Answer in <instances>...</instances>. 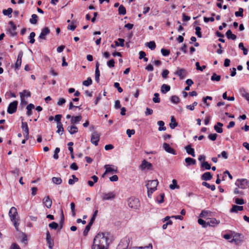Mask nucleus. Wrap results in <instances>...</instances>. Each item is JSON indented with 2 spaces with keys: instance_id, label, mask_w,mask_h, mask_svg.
I'll return each mask as SVG.
<instances>
[{
  "instance_id": "nucleus-60",
  "label": "nucleus",
  "mask_w": 249,
  "mask_h": 249,
  "mask_svg": "<svg viewBox=\"0 0 249 249\" xmlns=\"http://www.w3.org/2000/svg\"><path fill=\"white\" fill-rule=\"evenodd\" d=\"M217 136L216 133L210 134L208 135V138L210 140L214 141L216 139Z\"/></svg>"
},
{
  "instance_id": "nucleus-46",
  "label": "nucleus",
  "mask_w": 249,
  "mask_h": 249,
  "mask_svg": "<svg viewBox=\"0 0 249 249\" xmlns=\"http://www.w3.org/2000/svg\"><path fill=\"white\" fill-rule=\"evenodd\" d=\"M36 36V34L35 32H32L30 33V36H29V39H30V43L31 44L34 43L35 41V39L34 38Z\"/></svg>"
},
{
  "instance_id": "nucleus-64",
  "label": "nucleus",
  "mask_w": 249,
  "mask_h": 249,
  "mask_svg": "<svg viewBox=\"0 0 249 249\" xmlns=\"http://www.w3.org/2000/svg\"><path fill=\"white\" fill-rule=\"evenodd\" d=\"M114 87L117 89V90L119 93H121L123 92V89L121 87H120V84L119 83H118V82L114 83Z\"/></svg>"
},
{
  "instance_id": "nucleus-47",
  "label": "nucleus",
  "mask_w": 249,
  "mask_h": 249,
  "mask_svg": "<svg viewBox=\"0 0 249 249\" xmlns=\"http://www.w3.org/2000/svg\"><path fill=\"white\" fill-rule=\"evenodd\" d=\"M221 79V76L220 75H217L216 73H214L213 74L212 76H211V80L212 81H219Z\"/></svg>"
},
{
  "instance_id": "nucleus-38",
  "label": "nucleus",
  "mask_w": 249,
  "mask_h": 249,
  "mask_svg": "<svg viewBox=\"0 0 249 249\" xmlns=\"http://www.w3.org/2000/svg\"><path fill=\"white\" fill-rule=\"evenodd\" d=\"M37 16L36 14H33L32 18L30 19V22L31 24H36L37 22Z\"/></svg>"
},
{
  "instance_id": "nucleus-30",
  "label": "nucleus",
  "mask_w": 249,
  "mask_h": 249,
  "mask_svg": "<svg viewBox=\"0 0 249 249\" xmlns=\"http://www.w3.org/2000/svg\"><path fill=\"white\" fill-rule=\"evenodd\" d=\"M171 123L169 124V126L171 129H174L176 126H178V124L176 122L174 116L171 117Z\"/></svg>"
},
{
  "instance_id": "nucleus-12",
  "label": "nucleus",
  "mask_w": 249,
  "mask_h": 249,
  "mask_svg": "<svg viewBox=\"0 0 249 249\" xmlns=\"http://www.w3.org/2000/svg\"><path fill=\"white\" fill-rule=\"evenodd\" d=\"M207 223L208 226L215 227L220 223V221L217 220L215 218H207Z\"/></svg>"
},
{
  "instance_id": "nucleus-14",
  "label": "nucleus",
  "mask_w": 249,
  "mask_h": 249,
  "mask_svg": "<svg viewBox=\"0 0 249 249\" xmlns=\"http://www.w3.org/2000/svg\"><path fill=\"white\" fill-rule=\"evenodd\" d=\"M152 167V164L147 161L145 160H144L142 161V164L141 165V168L142 170H143L144 169L151 170Z\"/></svg>"
},
{
  "instance_id": "nucleus-23",
  "label": "nucleus",
  "mask_w": 249,
  "mask_h": 249,
  "mask_svg": "<svg viewBox=\"0 0 249 249\" xmlns=\"http://www.w3.org/2000/svg\"><path fill=\"white\" fill-rule=\"evenodd\" d=\"M185 149L188 154L191 155L193 157L196 156L195 150L194 148L191 147V145H187L185 147Z\"/></svg>"
},
{
  "instance_id": "nucleus-35",
  "label": "nucleus",
  "mask_w": 249,
  "mask_h": 249,
  "mask_svg": "<svg viewBox=\"0 0 249 249\" xmlns=\"http://www.w3.org/2000/svg\"><path fill=\"white\" fill-rule=\"evenodd\" d=\"M159 125V127L158 128L159 131H164L166 130V128L164 126V123L162 121H159L157 123Z\"/></svg>"
},
{
  "instance_id": "nucleus-36",
  "label": "nucleus",
  "mask_w": 249,
  "mask_h": 249,
  "mask_svg": "<svg viewBox=\"0 0 249 249\" xmlns=\"http://www.w3.org/2000/svg\"><path fill=\"white\" fill-rule=\"evenodd\" d=\"M13 12V9L11 8H8L6 10H3L2 13L5 16H8L9 18L12 17V13Z\"/></svg>"
},
{
  "instance_id": "nucleus-39",
  "label": "nucleus",
  "mask_w": 249,
  "mask_h": 249,
  "mask_svg": "<svg viewBox=\"0 0 249 249\" xmlns=\"http://www.w3.org/2000/svg\"><path fill=\"white\" fill-rule=\"evenodd\" d=\"M118 41H119V42H118L117 41H114L115 46H120L121 47H124V39L123 38H118Z\"/></svg>"
},
{
  "instance_id": "nucleus-26",
  "label": "nucleus",
  "mask_w": 249,
  "mask_h": 249,
  "mask_svg": "<svg viewBox=\"0 0 249 249\" xmlns=\"http://www.w3.org/2000/svg\"><path fill=\"white\" fill-rule=\"evenodd\" d=\"M223 124L221 123L218 122L217 123L216 125L214 126V130L218 133H221L223 132V129L222 126H223Z\"/></svg>"
},
{
  "instance_id": "nucleus-2",
  "label": "nucleus",
  "mask_w": 249,
  "mask_h": 249,
  "mask_svg": "<svg viewBox=\"0 0 249 249\" xmlns=\"http://www.w3.org/2000/svg\"><path fill=\"white\" fill-rule=\"evenodd\" d=\"M128 205L129 207L133 209H138L140 206V203L139 199L131 197H130L128 200Z\"/></svg>"
},
{
  "instance_id": "nucleus-11",
  "label": "nucleus",
  "mask_w": 249,
  "mask_h": 249,
  "mask_svg": "<svg viewBox=\"0 0 249 249\" xmlns=\"http://www.w3.org/2000/svg\"><path fill=\"white\" fill-rule=\"evenodd\" d=\"M9 215L11 221H14L15 219H16V217L18 215V212L17 209L15 207H13L10 209L9 212Z\"/></svg>"
},
{
  "instance_id": "nucleus-17",
  "label": "nucleus",
  "mask_w": 249,
  "mask_h": 249,
  "mask_svg": "<svg viewBox=\"0 0 249 249\" xmlns=\"http://www.w3.org/2000/svg\"><path fill=\"white\" fill-rule=\"evenodd\" d=\"M43 203L48 209L50 208L52 205V201L49 196H46L43 198Z\"/></svg>"
},
{
  "instance_id": "nucleus-45",
  "label": "nucleus",
  "mask_w": 249,
  "mask_h": 249,
  "mask_svg": "<svg viewBox=\"0 0 249 249\" xmlns=\"http://www.w3.org/2000/svg\"><path fill=\"white\" fill-rule=\"evenodd\" d=\"M147 47L151 50H153L155 49L156 45L154 41H151L147 43Z\"/></svg>"
},
{
  "instance_id": "nucleus-53",
  "label": "nucleus",
  "mask_w": 249,
  "mask_h": 249,
  "mask_svg": "<svg viewBox=\"0 0 249 249\" xmlns=\"http://www.w3.org/2000/svg\"><path fill=\"white\" fill-rule=\"evenodd\" d=\"M196 30V34L197 36L198 37H202V34L201 32V28L199 26H196L195 28Z\"/></svg>"
},
{
  "instance_id": "nucleus-6",
  "label": "nucleus",
  "mask_w": 249,
  "mask_h": 249,
  "mask_svg": "<svg viewBox=\"0 0 249 249\" xmlns=\"http://www.w3.org/2000/svg\"><path fill=\"white\" fill-rule=\"evenodd\" d=\"M18 105V102L17 101H14L10 103L8 107L7 112L10 114L15 113L17 111Z\"/></svg>"
},
{
  "instance_id": "nucleus-21",
  "label": "nucleus",
  "mask_w": 249,
  "mask_h": 249,
  "mask_svg": "<svg viewBox=\"0 0 249 249\" xmlns=\"http://www.w3.org/2000/svg\"><path fill=\"white\" fill-rule=\"evenodd\" d=\"M31 93L30 91L24 89L22 92L20 93V96L21 100V102H23V98L26 96L27 97H30Z\"/></svg>"
},
{
  "instance_id": "nucleus-15",
  "label": "nucleus",
  "mask_w": 249,
  "mask_h": 249,
  "mask_svg": "<svg viewBox=\"0 0 249 249\" xmlns=\"http://www.w3.org/2000/svg\"><path fill=\"white\" fill-rule=\"evenodd\" d=\"M50 33L49 28L46 27L43 28L41 30V33L39 36V38L41 39H45V36Z\"/></svg>"
},
{
  "instance_id": "nucleus-9",
  "label": "nucleus",
  "mask_w": 249,
  "mask_h": 249,
  "mask_svg": "<svg viewBox=\"0 0 249 249\" xmlns=\"http://www.w3.org/2000/svg\"><path fill=\"white\" fill-rule=\"evenodd\" d=\"M9 24L10 25L11 28L8 29V31L10 34L11 36H15L17 35V32H16L17 29L16 25L15 24L14 22L12 21H10L9 22Z\"/></svg>"
},
{
  "instance_id": "nucleus-37",
  "label": "nucleus",
  "mask_w": 249,
  "mask_h": 249,
  "mask_svg": "<svg viewBox=\"0 0 249 249\" xmlns=\"http://www.w3.org/2000/svg\"><path fill=\"white\" fill-rule=\"evenodd\" d=\"M21 128L23 131V133H26L29 131V128L28 126L27 123L26 122H24L22 121L21 123Z\"/></svg>"
},
{
  "instance_id": "nucleus-3",
  "label": "nucleus",
  "mask_w": 249,
  "mask_h": 249,
  "mask_svg": "<svg viewBox=\"0 0 249 249\" xmlns=\"http://www.w3.org/2000/svg\"><path fill=\"white\" fill-rule=\"evenodd\" d=\"M236 186L242 189H245L249 186V182L246 178L237 179L235 183Z\"/></svg>"
},
{
  "instance_id": "nucleus-58",
  "label": "nucleus",
  "mask_w": 249,
  "mask_h": 249,
  "mask_svg": "<svg viewBox=\"0 0 249 249\" xmlns=\"http://www.w3.org/2000/svg\"><path fill=\"white\" fill-rule=\"evenodd\" d=\"M115 61L113 59H111L107 62V65L110 68L114 67Z\"/></svg>"
},
{
  "instance_id": "nucleus-41",
  "label": "nucleus",
  "mask_w": 249,
  "mask_h": 249,
  "mask_svg": "<svg viewBox=\"0 0 249 249\" xmlns=\"http://www.w3.org/2000/svg\"><path fill=\"white\" fill-rule=\"evenodd\" d=\"M64 223V215L63 214V212L61 211V218L59 222V230L62 229L63 225Z\"/></svg>"
},
{
  "instance_id": "nucleus-42",
  "label": "nucleus",
  "mask_w": 249,
  "mask_h": 249,
  "mask_svg": "<svg viewBox=\"0 0 249 249\" xmlns=\"http://www.w3.org/2000/svg\"><path fill=\"white\" fill-rule=\"evenodd\" d=\"M239 48L242 50H243V54L244 55H247L248 53V50L247 49L245 48L244 46V44L243 43L241 42L238 45Z\"/></svg>"
},
{
  "instance_id": "nucleus-49",
  "label": "nucleus",
  "mask_w": 249,
  "mask_h": 249,
  "mask_svg": "<svg viewBox=\"0 0 249 249\" xmlns=\"http://www.w3.org/2000/svg\"><path fill=\"white\" fill-rule=\"evenodd\" d=\"M159 94L158 93H155L154 94V97L153 98V101L155 103H159L160 102V98H159Z\"/></svg>"
},
{
  "instance_id": "nucleus-32",
  "label": "nucleus",
  "mask_w": 249,
  "mask_h": 249,
  "mask_svg": "<svg viewBox=\"0 0 249 249\" xmlns=\"http://www.w3.org/2000/svg\"><path fill=\"white\" fill-rule=\"evenodd\" d=\"M169 188L171 190H174L175 189H179V186L178 185L177 180L175 179L172 180V184L169 185Z\"/></svg>"
},
{
  "instance_id": "nucleus-13",
  "label": "nucleus",
  "mask_w": 249,
  "mask_h": 249,
  "mask_svg": "<svg viewBox=\"0 0 249 249\" xmlns=\"http://www.w3.org/2000/svg\"><path fill=\"white\" fill-rule=\"evenodd\" d=\"M46 241L50 249H53L54 246L53 240L51 238L50 232L48 231L46 233Z\"/></svg>"
},
{
  "instance_id": "nucleus-40",
  "label": "nucleus",
  "mask_w": 249,
  "mask_h": 249,
  "mask_svg": "<svg viewBox=\"0 0 249 249\" xmlns=\"http://www.w3.org/2000/svg\"><path fill=\"white\" fill-rule=\"evenodd\" d=\"M164 194L161 193L159 196L157 197V202L160 204L163 202L164 201Z\"/></svg>"
},
{
  "instance_id": "nucleus-8",
  "label": "nucleus",
  "mask_w": 249,
  "mask_h": 249,
  "mask_svg": "<svg viewBox=\"0 0 249 249\" xmlns=\"http://www.w3.org/2000/svg\"><path fill=\"white\" fill-rule=\"evenodd\" d=\"M100 140V135L96 131H94L92 134L91 137V142L97 146L98 143V142Z\"/></svg>"
},
{
  "instance_id": "nucleus-31",
  "label": "nucleus",
  "mask_w": 249,
  "mask_h": 249,
  "mask_svg": "<svg viewBox=\"0 0 249 249\" xmlns=\"http://www.w3.org/2000/svg\"><path fill=\"white\" fill-rule=\"evenodd\" d=\"M201 168L203 170H204V169L205 170H210L211 168V166L207 161H203L201 162Z\"/></svg>"
},
{
  "instance_id": "nucleus-59",
  "label": "nucleus",
  "mask_w": 249,
  "mask_h": 249,
  "mask_svg": "<svg viewBox=\"0 0 249 249\" xmlns=\"http://www.w3.org/2000/svg\"><path fill=\"white\" fill-rule=\"evenodd\" d=\"M234 202L235 203L239 205H242L245 203V201L243 199L238 197L235 198Z\"/></svg>"
},
{
  "instance_id": "nucleus-57",
  "label": "nucleus",
  "mask_w": 249,
  "mask_h": 249,
  "mask_svg": "<svg viewBox=\"0 0 249 249\" xmlns=\"http://www.w3.org/2000/svg\"><path fill=\"white\" fill-rule=\"evenodd\" d=\"M49 227L52 229L56 230L58 228V225L57 223L53 222L49 224Z\"/></svg>"
},
{
  "instance_id": "nucleus-51",
  "label": "nucleus",
  "mask_w": 249,
  "mask_h": 249,
  "mask_svg": "<svg viewBox=\"0 0 249 249\" xmlns=\"http://www.w3.org/2000/svg\"><path fill=\"white\" fill-rule=\"evenodd\" d=\"M91 226V224H89V223H88V224L86 226L85 229L83 231V235L85 236L87 235L88 232L90 230Z\"/></svg>"
},
{
  "instance_id": "nucleus-56",
  "label": "nucleus",
  "mask_w": 249,
  "mask_h": 249,
  "mask_svg": "<svg viewBox=\"0 0 249 249\" xmlns=\"http://www.w3.org/2000/svg\"><path fill=\"white\" fill-rule=\"evenodd\" d=\"M161 53L162 55L164 56H167L169 55L170 52L169 50L162 48L161 49Z\"/></svg>"
},
{
  "instance_id": "nucleus-34",
  "label": "nucleus",
  "mask_w": 249,
  "mask_h": 249,
  "mask_svg": "<svg viewBox=\"0 0 249 249\" xmlns=\"http://www.w3.org/2000/svg\"><path fill=\"white\" fill-rule=\"evenodd\" d=\"M126 13V9L124 6L121 5L118 8V14L120 15H124Z\"/></svg>"
},
{
  "instance_id": "nucleus-61",
  "label": "nucleus",
  "mask_w": 249,
  "mask_h": 249,
  "mask_svg": "<svg viewBox=\"0 0 249 249\" xmlns=\"http://www.w3.org/2000/svg\"><path fill=\"white\" fill-rule=\"evenodd\" d=\"M239 92H240V94L241 95V96L244 97V96H245L246 95H248V94H249V93H248L246 90H245V89L243 88H241L240 89H239Z\"/></svg>"
},
{
  "instance_id": "nucleus-19",
  "label": "nucleus",
  "mask_w": 249,
  "mask_h": 249,
  "mask_svg": "<svg viewBox=\"0 0 249 249\" xmlns=\"http://www.w3.org/2000/svg\"><path fill=\"white\" fill-rule=\"evenodd\" d=\"M213 178L211 173L207 172L201 175V179L203 180L208 181L211 180Z\"/></svg>"
},
{
  "instance_id": "nucleus-52",
  "label": "nucleus",
  "mask_w": 249,
  "mask_h": 249,
  "mask_svg": "<svg viewBox=\"0 0 249 249\" xmlns=\"http://www.w3.org/2000/svg\"><path fill=\"white\" fill-rule=\"evenodd\" d=\"M243 12L244 10L242 8H239V11L235 12V15L236 17H243Z\"/></svg>"
},
{
  "instance_id": "nucleus-10",
  "label": "nucleus",
  "mask_w": 249,
  "mask_h": 249,
  "mask_svg": "<svg viewBox=\"0 0 249 249\" xmlns=\"http://www.w3.org/2000/svg\"><path fill=\"white\" fill-rule=\"evenodd\" d=\"M115 194L113 192H111L108 193H104L102 196L103 200H109L114 199L115 197Z\"/></svg>"
},
{
  "instance_id": "nucleus-54",
  "label": "nucleus",
  "mask_w": 249,
  "mask_h": 249,
  "mask_svg": "<svg viewBox=\"0 0 249 249\" xmlns=\"http://www.w3.org/2000/svg\"><path fill=\"white\" fill-rule=\"evenodd\" d=\"M134 249H153V246L151 243L148 244V246H146L145 247H134Z\"/></svg>"
},
{
  "instance_id": "nucleus-22",
  "label": "nucleus",
  "mask_w": 249,
  "mask_h": 249,
  "mask_svg": "<svg viewBox=\"0 0 249 249\" xmlns=\"http://www.w3.org/2000/svg\"><path fill=\"white\" fill-rule=\"evenodd\" d=\"M100 64L98 62H97L96 63V69H95V81L99 83V77H100V71L99 70Z\"/></svg>"
},
{
  "instance_id": "nucleus-7",
  "label": "nucleus",
  "mask_w": 249,
  "mask_h": 249,
  "mask_svg": "<svg viewBox=\"0 0 249 249\" xmlns=\"http://www.w3.org/2000/svg\"><path fill=\"white\" fill-rule=\"evenodd\" d=\"M175 74L179 76L180 79L182 80L185 78L187 74V72L184 69L178 68L177 71L175 72Z\"/></svg>"
},
{
  "instance_id": "nucleus-43",
  "label": "nucleus",
  "mask_w": 249,
  "mask_h": 249,
  "mask_svg": "<svg viewBox=\"0 0 249 249\" xmlns=\"http://www.w3.org/2000/svg\"><path fill=\"white\" fill-rule=\"evenodd\" d=\"M180 99L179 97L176 95H173L171 97V101L174 104H178L179 103Z\"/></svg>"
},
{
  "instance_id": "nucleus-29",
  "label": "nucleus",
  "mask_w": 249,
  "mask_h": 249,
  "mask_svg": "<svg viewBox=\"0 0 249 249\" xmlns=\"http://www.w3.org/2000/svg\"><path fill=\"white\" fill-rule=\"evenodd\" d=\"M226 36L229 39H232L234 40L236 38V36L234 34H233L230 30L227 31Z\"/></svg>"
},
{
  "instance_id": "nucleus-4",
  "label": "nucleus",
  "mask_w": 249,
  "mask_h": 249,
  "mask_svg": "<svg viewBox=\"0 0 249 249\" xmlns=\"http://www.w3.org/2000/svg\"><path fill=\"white\" fill-rule=\"evenodd\" d=\"M130 239L126 236L123 238L118 244L116 249H127L129 246Z\"/></svg>"
},
{
  "instance_id": "nucleus-28",
  "label": "nucleus",
  "mask_w": 249,
  "mask_h": 249,
  "mask_svg": "<svg viewBox=\"0 0 249 249\" xmlns=\"http://www.w3.org/2000/svg\"><path fill=\"white\" fill-rule=\"evenodd\" d=\"M243 210V207L237 205H233L231 209V213H237L238 211H241Z\"/></svg>"
},
{
  "instance_id": "nucleus-16",
  "label": "nucleus",
  "mask_w": 249,
  "mask_h": 249,
  "mask_svg": "<svg viewBox=\"0 0 249 249\" xmlns=\"http://www.w3.org/2000/svg\"><path fill=\"white\" fill-rule=\"evenodd\" d=\"M163 149L168 153L172 154L173 155H176V153L175 150L172 148L169 144L167 143H164L163 144Z\"/></svg>"
},
{
  "instance_id": "nucleus-48",
  "label": "nucleus",
  "mask_w": 249,
  "mask_h": 249,
  "mask_svg": "<svg viewBox=\"0 0 249 249\" xmlns=\"http://www.w3.org/2000/svg\"><path fill=\"white\" fill-rule=\"evenodd\" d=\"M197 221L198 224L201 225L203 228H206L208 227L207 221H205L201 218H199Z\"/></svg>"
},
{
  "instance_id": "nucleus-63",
  "label": "nucleus",
  "mask_w": 249,
  "mask_h": 249,
  "mask_svg": "<svg viewBox=\"0 0 249 249\" xmlns=\"http://www.w3.org/2000/svg\"><path fill=\"white\" fill-rule=\"evenodd\" d=\"M221 156L224 159H227L228 158V153L225 151H223L221 154H218L217 155L218 158H220Z\"/></svg>"
},
{
  "instance_id": "nucleus-1",
  "label": "nucleus",
  "mask_w": 249,
  "mask_h": 249,
  "mask_svg": "<svg viewBox=\"0 0 249 249\" xmlns=\"http://www.w3.org/2000/svg\"><path fill=\"white\" fill-rule=\"evenodd\" d=\"M109 243L107 233L99 232L94 238L91 249H107Z\"/></svg>"
},
{
  "instance_id": "nucleus-18",
  "label": "nucleus",
  "mask_w": 249,
  "mask_h": 249,
  "mask_svg": "<svg viewBox=\"0 0 249 249\" xmlns=\"http://www.w3.org/2000/svg\"><path fill=\"white\" fill-rule=\"evenodd\" d=\"M82 119V117L81 115L76 116H72L71 120V123L72 124L75 125V124H78Z\"/></svg>"
},
{
  "instance_id": "nucleus-27",
  "label": "nucleus",
  "mask_w": 249,
  "mask_h": 249,
  "mask_svg": "<svg viewBox=\"0 0 249 249\" xmlns=\"http://www.w3.org/2000/svg\"><path fill=\"white\" fill-rule=\"evenodd\" d=\"M185 161L187 163V166H190L191 165H195L196 163V160L190 157L186 158L185 159Z\"/></svg>"
},
{
  "instance_id": "nucleus-24",
  "label": "nucleus",
  "mask_w": 249,
  "mask_h": 249,
  "mask_svg": "<svg viewBox=\"0 0 249 249\" xmlns=\"http://www.w3.org/2000/svg\"><path fill=\"white\" fill-rule=\"evenodd\" d=\"M104 168L106 169L105 174H108L111 172H114L115 173H117V168L115 169L112 167H111L110 165H105Z\"/></svg>"
},
{
  "instance_id": "nucleus-25",
  "label": "nucleus",
  "mask_w": 249,
  "mask_h": 249,
  "mask_svg": "<svg viewBox=\"0 0 249 249\" xmlns=\"http://www.w3.org/2000/svg\"><path fill=\"white\" fill-rule=\"evenodd\" d=\"M171 87L169 85L163 84L160 88V91L162 94H165L170 90Z\"/></svg>"
},
{
  "instance_id": "nucleus-33",
  "label": "nucleus",
  "mask_w": 249,
  "mask_h": 249,
  "mask_svg": "<svg viewBox=\"0 0 249 249\" xmlns=\"http://www.w3.org/2000/svg\"><path fill=\"white\" fill-rule=\"evenodd\" d=\"M35 108V106L33 104H29L27 105L26 109L27 110L26 114L28 116L31 115L32 113V109Z\"/></svg>"
},
{
  "instance_id": "nucleus-44",
  "label": "nucleus",
  "mask_w": 249,
  "mask_h": 249,
  "mask_svg": "<svg viewBox=\"0 0 249 249\" xmlns=\"http://www.w3.org/2000/svg\"><path fill=\"white\" fill-rule=\"evenodd\" d=\"M52 181L55 184L59 185L62 183V180L60 178L53 177Z\"/></svg>"
},
{
  "instance_id": "nucleus-5",
  "label": "nucleus",
  "mask_w": 249,
  "mask_h": 249,
  "mask_svg": "<svg viewBox=\"0 0 249 249\" xmlns=\"http://www.w3.org/2000/svg\"><path fill=\"white\" fill-rule=\"evenodd\" d=\"M159 181L157 179L148 181L145 184L147 189H152L153 191L157 190V187L158 185Z\"/></svg>"
},
{
  "instance_id": "nucleus-20",
  "label": "nucleus",
  "mask_w": 249,
  "mask_h": 249,
  "mask_svg": "<svg viewBox=\"0 0 249 249\" xmlns=\"http://www.w3.org/2000/svg\"><path fill=\"white\" fill-rule=\"evenodd\" d=\"M69 132L71 134H74L78 132V128L75 125L72 124L67 127Z\"/></svg>"
},
{
  "instance_id": "nucleus-55",
  "label": "nucleus",
  "mask_w": 249,
  "mask_h": 249,
  "mask_svg": "<svg viewBox=\"0 0 249 249\" xmlns=\"http://www.w3.org/2000/svg\"><path fill=\"white\" fill-rule=\"evenodd\" d=\"M57 130L56 131V132L59 133L60 132H61V134H62L63 132H64V128L63 127L62 124H57Z\"/></svg>"
},
{
  "instance_id": "nucleus-50",
  "label": "nucleus",
  "mask_w": 249,
  "mask_h": 249,
  "mask_svg": "<svg viewBox=\"0 0 249 249\" xmlns=\"http://www.w3.org/2000/svg\"><path fill=\"white\" fill-rule=\"evenodd\" d=\"M92 80L90 77H88L87 79L83 82V85L85 86H89L92 84Z\"/></svg>"
},
{
  "instance_id": "nucleus-62",
  "label": "nucleus",
  "mask_w": 249,
  "mask_h": 249,
  "mask_svg": "<svg viewBox=\"0 0 249 249\" xmlns=\"http://www.w3.org/2000/svg\"><path fill=\"white\" fill-rule=\"evenodd\" d=\"M62 118V115L61 114L56 115L54 117V120L56 122L57 124H62L61 122V119Z\"/></svg>"
}]
</instances>
